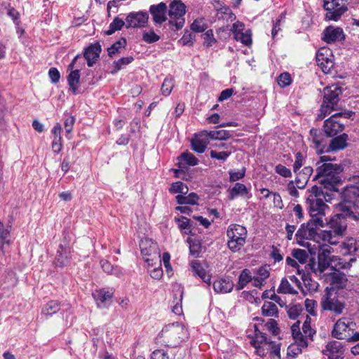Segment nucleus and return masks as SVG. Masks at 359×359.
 Listing matches in <instances>:
<instances>
[{
    "mask_svg": "<svg viewBox=\"0 0 359 359\" xmlns=\"http://www.w3.org/2000/svg\"><path fill=\"white\" fill-rule=\"evenodd\" d=\"M325 193L320 187L314 185L309 192L306 198L309 213L311 219L306 224H302L296 233L297 239H312L316 235V230L327 223L326 210H329Z\"/></svg>",
    "mask_w": 359,
    "mask_h": 359,
    "instance_id": "nucleus-1",
    "label": "nucleus"
},
{
    "mask_svg": "<svg viewBox=\"0 0 359 359\" xmlns=\"http://www.w3.org/2000/svg\"><path fill=\"white\" fill-rule=\"evenodd\" d=\"M332 158L322 156L316 164V175L313 181H318L323 187L330 191H337V186L341 182L340 174L343 167L337 163H330Z\"/></svg>",
    "mask_w": 359,
    "mask_h": 359,
    "instance_id": "nucleus-2",
    "label": "nucleus"
},
{
    "mask_svg": "<svg viewBox=\"0 0 359 359\" xmlns=\"http://www.w3.org/2000/svg\"><path fill=\"white\" fill-rule=\"evenodd\" d=\"M359 203V175L349 180L341 192V201L339 204V210L342 218L359 221V212L357 211Z\"/></svg>",
    "mask_w": 359,
    "mask_h": 359,
    "instance_id": "nucleus-3",
    "label": "nucleus"
},
{
    "mask_svg": "<svg viewBox=\"0 0 359 359\" xmlns=\"http://www.w3.org/2000/svg\"><path fill=\"white\" fill-rule=\"evenodd\" d=\"M311 319L309 316H306V319L303 323L302 330H300L299 320L294 323L291 327V332L294 340V344H291L287 348V355L294 358L302 353V348L308 346V341H313V336L316 334V330L312 329L311 326Z\"/></svg>",
    "mask_w": 359,
    "mask_h": 359,
    "instance_id": "nucleus-4",
    "label": "nucleus"
},
{
    "mask_svg": "<svg viewBox=\"0 0 359 359\" xmlns=\"http://www.w3.org/2000/svg\"><path fill=\"white\" fill-rule=\"evenodd\" d=\"M187 330L181 323H175L166 325L159 334L163 338V342L170 347H177L188 337Z\"/></svg>",
    "mask_w": 359,
    "mask_h": 359,
    "instance_id": "nucleus-5",
    "label": "nucleus"
},
{
    "mask_svg": "<svg viewBox=\"0 0 359 359\" xmlns=\"http://www.w3.org/2000/svg\"><path fill=\"white\" fill-rule=\"evenodd\" d=\"M332 248L329 245H319L318 264L313 260L305 265L308 271H312L316 276H321L325 271L331 267L332 263Z\"/></svg>",
    "mask_w": 359,
    "mask_h": 359,
    "instance_id": "nucleus-6",
    "label": "nucleus"
},
{
    "mask_svg": "<svg viewBox=\"0 0 359 359\" xmlns=\"http://www.w3.org/2000/svg\"><path fill=\"white\" fill-rule=\"evenodd\" d=\"M340 213L337 214L330 222V229L322 232V238L331 245H336L339 242L346 229V224L342 222Z\"/></svg>",
    "mask_w": 359,
    "mask_h": 359,
    "instance_id": "nucleus-7",
    "label": "nucleus"
},
{
    "mask_svg": "<svg viewBox=\"0 0 359 359\" xmlns=\"http://www.w3.org/2000/svg\"><path fill=\"white\" fill-rule=\"evenodd\" d=\"M229 238L227 242L230 250L236 252L241 250L245 245L247 238V230L245 227L238 224H231L226 231Z\"/></svg>",
    "mask_w": 359,
    "mask_h": 359,
    "instance_id": "nucleus-8",
    "label": "nucleus"
},
{
    "mask_svg": "<svg viewBox=\"0 0 359 359\" xmlns=\"http://www.w3.org/2000/svg\"><path fill=\"white\" fill-rule=\"evenodd\" d=\"M323 102L321 105V112L337 111L339 96L342 94V88L339 84L327 86L323 90Z\"/></svg>",
    "mask_w": 359,
    "mask_h": 359,
    "instance_id": "nucleus-9",
    "label": "nucleus"
},
{
    "mask_svg": "<svg viewBox=\"0 0 359 359\" xmlns=\"http://www.w3.org/2000/svg\"><path fill=\"white\" fill-rule=\"evenodd\" d=\"M351 0H323V7L327 11L325 19L337 21L348 10Z\"/></svg>",
    "mask_w": 359,
    "mask_h": 359,
    "instance_id": "nucleus-10",
    "label": "nucleus"
},
{
    "mask_svg": "<svg viewBox=\"0 0 359 359\" xmlns=\"http://www.w3.org/2000/svg\"><path fill=\"white\" fill-rule=\"evenodd\" d=\"M169 7L170 23L175 25L177 29H181L184 22L183 17L186 13V6L180 0H174Z\"/></svg>",
    "mask_w": 359,
    "mask_h": 359,
    "instance_id": "nucleus-11",
    "label": "nucleus"
},
{
    "mask_svg": "<svg viewBox=\"0 0 359 359\" xmlns=\"http://www.w3.org/2000/svg\"><path fill=\"white\" fill-rule=\"evenodd\" d=\"M355 323L350 318H342L334 324L332 332L333 337L337 339L346 340L350 338L352 330H355Z\"/></svg>",
    "mask_w": 359,
    "mask_h": 359,
    "instance_id": "nucleus-12",
    "label": "nucleus"
},
{
    "mask_svg": "<svg viewBox=\"0 0 359 359\" xmlns=\"http://www.w3.org/2000/svg\"><path fill=\"white\" fill-rule=\"evenodd\" d=\"M320 306L323 310L330 311L335 315L342 313L345 304L339 301L335 295L327 292L321 299Z\"/></svg>",
    "mask_w": 359,
    "mask_h": 359,
    "instance_id": "nucleus-13",
    "label": "nucleus"
},
{
    "mask_svg": "<svg viewBox=\"0 0 359 359\" xmlns=\"http://www.w3.org/2000/svg\"><path fill=\"white\" fill-rule=\"evenodd\" d=\"M353 114H334L324 122V131L329 137H334L344 130V125L339 123V116L350 118Z\"/></svg>",
    "mask_w": 359,
    "mask_h": 359,
    "instance_id": "nucleus-14",
    "label": "nucleus"
},
{
    "mask_svg": "<svg viewBox=\"0 0 359 359\" xmlns=\"http://www.w3.org/2000/svg\"><path fill=\"white\" fill-rule=\"evenodd\" d=\"M316 62L322 71L327 74L334 66L332 50L326 47L320 48L316 53Z\"/></svg>",
    "mask_w": 359,
    "mask_h": 359,
    "instance_id": "nucleus-15",
    "label": "nucleus"
},
{
    "mask_svg": "<svg viewBox=\"0 0 359 359\" xmlns=\"http://www.w3.org/2000/svg\"><path fill=\"white\" fill-rule=\"evenodd\" d=\"M149 20V14L146 11H138L130 13L126 18V27L142 28L144 27Z\"/></svg>",
    "mask_w": 359,
    "mask_h": 359,
    "instance_id": "nucleus-16",
    "label": "nucleus"
},
{
    "mask_svg": "<svg viewBox=\"0 0 359 359\" xmlns=\"http://www.w3.org/2000/svg\"><path fill=\"white\" fill-rule=\"evenodd\" d=\"M323 353L327 357V359H343L344 348L341 342L332 341L327 343Z\"/></svg>",
    "mask_w": 359,
    "mask_h": 359,
    "instance_id": "nucleus-17",
    "label": "nucleus"
},
{
    "mask_svg": "<svg viewBox=\"0 0 359 359\" xmlns=\"http://www.w3.org/2000/svg\"><path fill=\"white\" fill-rule=\"evenodd\" d=\"M322 39L327 43L341 41L344 39L343 29L338 27L329 26L323 31Z\"/></svg>",
    "mask_w": 359,
    "mask_h": 359,
    "instance_id": "nucleus-18",
    "label": "nucleus"
},
{
    "mask_svg": "<svg viewBox=\"0 0 359 359\" xmlns=\"http://www.w3.org/2000/svg\"><path fill=\"white\" fill-rule=\"evenodd\" d=\"M101 46L98 42L90 44L88 46L83 53L88 67H92L100 57Z\"/></svg>",
    "mask_w": 359,
    "mask_h": 359,
    "instance_id": "nucleus-19",
    "label": "nucleus"
},
{
    "mask_svg": "<svg viewBox=\"0 0 359 359\" xmlns=\"http://www.w3.org/2000/svg\"><path fill=\"white\" fill-rule=\"evenodd\" d=\"M167 6L165 3L161 2L157 5H151L149 8L153 20L156 24H161L165 22L166 18Z\"/></svg>",
    "mask_w": 359,
    "mask_h": 359,
    "instance_id": "nucleus-20",
    "label": "nucleus"
},
{
    "mask_svg": "<svg viewBox=\"0 0 359 359\" xmlns=\"http://www.w3.org/2000/svg\"><path fill=\"white\" fill-rule=\"evenodd\" d=\"M313 172L312 167L305 166L302 170H298L297 173H295V184L298 189H304Z\"/></svg>",
    "mask_w": 359,
    "mask_h": 359,
    "instance_id": "nucleus-21",
    "label": "nucleus"
},
{
    "mask_svg": "<svg viewBox=\"0 0 359 359\" xmlns=\"http://www.w3.org/2000/svg\"><path fill=\"white\" fill-rule=\"evenodd\" d=\"M348 140V135L343 133L340 135L334 137L330 141V143L326 149L327 152L331 151H339L344 149L347 147V141Z\"/></svg>",
    "mask_w": 359,
    "mask_h": 359,
    "instance_id": "nucleus-22",
    "label": "nucleus"
},
{
    "mask_svg": "<svg viewBox=\"0 0 359 359\" xmlns=\"http://www.w3.org/2000/svg\"><path fill=\"white\" fill-rule=\"evenodd\" d=\"M328 279L330 285L337 288H344L346 287L348 279L346 276L339 271H334L328 275Z\"/></svg>",
    "mask_w": 359,
    "mask_h": 359,
    "instance_id": "nucleus-23",
    "label": "nucleus"
},
{
    "mask_svg": "<svg viewBox=\"0 0 359 359\" xmlns=\"http://www.w3.org/2000/svg\"><path fill=\"white\" fill-rule=\"evenodd\" d=\"M11 226L0 222V252L4 255V247L11 243Z\"/></svg>",
    "mask_w": 359,
    "mask_h": 359,
    "instance_id": "nucleus-24",
    "label": "nucleus"
},
{
    "mask_svg": "<svg viewBox=\"0 0 359 359\" xmlns=\"http://www.w3.org/2000/svg\"><path fill=\"white\" fill-rule=\"evenodd\" d=\"M234 284L229 278H220L213 283V289L217 293H228L232 291Z\"/></svg>",
    "mask_w": 359,
    "mask_h": 359,
    "instance_id": "nucleus-25",
    "label": "nucleus"
},
{
    "mask_svg": "<svg viewBox=\"0 0 359 359\" xmlns=\"http://www.w3.org/2000/svg\"><path fill=\"white\" fill-rule=\"evenodd\" d=\"M311 271H308L304 266V269L298 268V274L301 276L302 280L305 285V287L310 292H315L317 290L318 284L317 282L313 280L310 276V273Z\"/></svg>",
    "mask_w": 359,
    "mask_h": 359,
    "instance_id": "nucleus-26",
    "label": "nucleus"
},
{
    "mask_svg": "<svg viewBox=\"0 0 359 359\" xmlns=\"http://www.w3.org/2000/svg\"><path fill=\"white\" fill-rule=\"evenodd\" d=\"M228 194L229 199L231 201L234 200L238 196H247L248 198H250V196H248L249 194V190L246 186L239 182L236 183L231 189H229L228 190Z\"/></svg>",
    "mask_w": 359,
    "mask_h": 359,
    "instance_id": "nucleus-27",
    "label": "nucleus"
},
{
    "mask_svg": "<svg viewBox=\"0 0 359 359\" xmlns=\"http://www.w3.org/2000/svg\"><path fill=\"white\" fill-rule=\"evenodd\" d=\"M355 258H351L348 261L338 256H333L331 269L334 271H339L340 269H349L351 263L355 262Z\"/></svg>",
    "mask_w": 359,
    "mask_h": 359,
    "instance_id": "nucleus-28",
    "label": "nucleus"
},
{
    "mask_svg": "<svg viewBox=\"0 0 359 359\" xmlns=\"http://www.w3.org/2000/svg\"><path fill=\"white\" fill-rule=\"evenodd\" d=\"M93 297L95 300L97 306L103 308L106 306L107 302L111 299L112 294L110 292L102 289L95 291L93 293Z\"/></svg>",
    "mask_w": 359,
    "mask_h": 359,
    "instance_id": "nucleus-29",
    "label": "nucleus"
},
{
    "mask_svg": "<svg viewBox=\"0 0 359 359\" xmlns=\"http://www.w3.org/2000/svg\"><path fill=\"white\" fill-rule=\"evenodd\" d=\"M70 251L68 248L60 245L56 255V265L62 267L67 264L69 261Z\"/></svg>",
    "mask_w": 359,
    "mask_h": 359,
    "instance_id": "nucleus-30",
    "label": "nucleus"
},
{
    "mask_svg": "<svg viewBox=\"0 0 359 359\" xmlns=\"http://www.w3.org/2000/svg\"><path fill=\"white\" fill-rule=\"evenodd\" d=\"M310 135L313 143L315 144L316 150L320 153H323L325 148V144H323V135L317 129L312 128L310 130Z\"/></svg>",
    "mask_w": 359,
    "mask_h": 359,
    "instance_id": "nucleus-31",
    "label": "nucleus"
},
{
    "mask_svg": "<svg viewBox=\"0 0 359 359\" xmlns=\"http://www.w3.org/2000/svg\"><path fill=\"white\" fill-rule=\"evenodd\" d=\"M100 266L102 270L110 275H114L116 277L120 278L123 276V270L118 266H113L108 260L102 259L100 261Z\"/></svg>",
    "mask_w": 359,
    "mask_h": 359,
    "instance_id": "nucleus-32",
    "label": "nucleus"
},
{
    "mask_svg": "<svg viewBox=\"0 0 359 359\" xmlns=\"http://www.w3.org/2000/svg\"><path fill=\"white\" fill-rule=\"evenodd\" d=\"M127 42L125 38L116 41L110 47L107 48V53L110 57H114L116 55L121 53L122 50L126 48Z\"/></svg>",
    "mask_w": 359,
    "mask_h": 359,
    "instance_id": "nucleus-33",
    "label": "nucleus"
},
{
    "mask_svg": "<svg viewBox=\"0 0 359 359\" xmlns=\"http://www.w3.org/2000/svg\"><path fill=\"white\" fill-rule=\"evenodd\" d=\"M191 266L193 271L201 278H202L205 283H209L210 282V276L206 273V271L198 261H192L191 263Z\"/></svg>",
    "mask_w": 359,
    "mask_h": 359,
    "instance_id": "nucleus-34",
    "label": "nucleus"
},
{
    "mask_svg": "<svg viewBox=\"0 0 359 359\" xmlns=\"http://www.w3.org/2000/svg\"><path fill=\"white\" fill-rule=\"evenodd\" d=\"M133 60L134 57L133 56H128L121 57L118 60L114 61L112 65V69L111 71V73L112 74H116L121 69H123V67L133 62Z\"/></svg>",
    "mask_w": 359,
    "mask_h": 359,
    "instance_id": "nucleus-35",
    "label": "nucleus"
},
{
    "mask_svg": "<svg viewBox=\"0 0 359 359\" xmlns=\"http://www.w3.org/2000/svg\"><path fill=\"white\" fill-rule=\"evenodd\" d=\"M175 221L178 224L179 229L182 231L184 234H192L191 232V223L190 219L184 216H180L179 217H175Z\"/></svg>",
    "mask_w": 359,
    "mask_h": 359,
    "instance_id": "nucleus-36",
    "label": "nucleus"
},
{
    "mask_svg": "<svg viewBox=\"0 0 359 359\" xmlns=\"http://www.w3.org/2000/svg\"><path fill=\"white\" fill-rule=\"evenodd\" d=\"M60 309V303L55 300L49 301L42 309L41 313L46 317L51 316Z\"/></svg>",
    "mask_w": 359,
    "mask_h": 359,
    "instance_id": "nucleus-37",
    "label": "nucleus"
},
{
    "mask_svg": "<svg viewBox=\"0 0 359 359\" xmlns=\"http://www.w3.org/2000/svg\"><path fill=\"white\" fill-rule=\"evenodd\" d=\"M252 280V277L250 270L245 269L242 271L238 277V282L236 285V290H241L243 289L248 283Z\"/></svg>",
    "mask_w": 359,
    "mask_h": 359,
    "instance_id": "nucleus-38",
    "label": "nucleus"
},
{
    "mask_svg": "<svg viewBox=\"0 0 359 359\" xmlns=\"http://www.w3.org/2000/svg\"><path fill=\"white\" fill-rule=\"evenodd\" d=\"M176 201L178 204H189L195 205L198 201V196L195 193H191L188 196H185L183 194H179L176 197Z\"/></svg>",
    "mask_w": 359,
    "mask_h": 359,
    "instance_id": "nucleus-39",
    "label": "nucleus"
},
{
    "mask_svg": "<svg viewBox=\"0 0 359 359\" xmlns=\"http://www.w3.org/2000/svg\"><path fill=\"white\" fill-rule=\"evenodd\" d=\"M277 292L279 294H297L298 293V292L293 288L286 278H282L280 285L277 289Z\"/></svg>",
    "mask_w": 359,
    "mask_h": 359,
    "instance_id": "nucleus-40",
    "label": "nucleus"
},
{
    "mask_svg": "<svg viewBox=\"0 0 359 359\" xmlns=\"http://www.w3.org/2000/svg\"><path fill=\"white\" fill-rule=\"evenodd\" d=\"M278 312L277 306L271 302H265L262 306V313L264 316H277Z\"/></svg>",
    "mask_w": 359,
    "mask_h": 359,
    "instance_id": "nucleus-41",
    "label": "nucleus"
},
{
    "mask_svg": "<svg viewBox=\"0 0 359 359\" xmlns=\"http://www.w3.org/2000/svg\"><path fill=\"white\" fill-rule=\"evenodd\" d=\"M255 327V337L252 339L250 344L254 347L258 346L259 345L267 341L269 339L266 334L258 329L257 325Z\"/></svg>",
    "mask_w": 359,
    "mask_h": 359,
    "instance_id": "nucleus-42",
    "label": "nucleus"
},
{
    "mask_svg": "<svg viewBox=\"0 0 359 359\" xmlns=\"http://www.w3.org/2000/svg\"><path fill=\"white\" fill-rule=\"evenodd\" d=\"M123 26H126V22L118 17H116L110 23L109 29L105 32L107 35H111L116 31L121 30Z\"/></svg>",
    "mask_w": 359,
    "mask_h": 359,
    "instance_id": "nucleus-43",
    "label": "nucleus"
},
{
    "mask_svg": "<svg viewBox=\"0 0 359 359\" xmlns=\"http://www.w3.org/2000/svg\"><path fill=\"white\" fill-rule=\"evenodd\" d=\"M343 249L345 250V254L351 255L355 252L358 249V244L355 239L351 238L347 239L342 244Z\"/></svg>",
    "mask_w": 359,
    "mask_h": 359,
    "instance_id": "nucleus-44",
    "label": "nucleus"
},
{
    "mask_svg": "<svg viewBox=\"0 0 359 359\" xmlns=\"http://www.w3.org/2000/svg\"><path fill=\"white\" fill-rule=\"evenodd\" d=\"M274 346V341L268 340L267 341L256 346V353L260 357H264L270 352L271 347Z\"/></svg>",
    "mask_w": 359,
    "mask_h": 359,
    "instance_id": "nucleus-45",
    "label": "nucleus"
},
{
    "mask_svg": "<svg viewBox=\"0 0 359 359\" xmlns=\"http://www.w3.org/2000/svg\"><path fill=\"white\" fill-rule=\"evenodd\" d=\"M80 79V72L78 69L73 70L70 72L67 77L68 84L71 88L76 91V86L79 82Z\"/></svg>",
    "mask_w": 359,
    "mask_h": 359,
    "instance_id": "nucleus-46",
    "label": "nucleus"
},
{
    "mask_svg": "<svg viewBox=\"0 0 359 359\" xmlns=\"http://www.w3.org/2000/svg\"><path fill=\"white\" fill-rule=\"evenodd\" d=\"M187 241L189 243L190 254L196 257H199V255L201 252V243L200 241L188 238Z\"/></svg>",
    "mask_w": 359,
    "mask_h": 359,
    "instance_id": "nucleus-47",
    "label": "nucleus"
},
{
    "mask_svg": "<svg viewBox=\"0 0 359 359\" xmlns=\"http://www.w3.org/2000/svg\"><path fill=\"white\" fill-rule=\"evenodd\" d=\"M216 16L218 19L225 20L226 21H233L236 19V15L231 11L229 6L224 8L219 13H216Z\"/></svg>",
    "mask_w": 359,
    "mask_h": 359,
    "instance_id": "nucleus-48",
    "label": "nucleus"
},
{
    "mask_svg": "<svg viewBox=\"0 0 359 359\" xmlns=\"http://www.w3.org/2000/svg\"><path fill=\"white\" fill-rule=\"evenodd\" d=\"M292 257L300 264H306L309 259V255L305 250L294 249L292 252Z\"/></svg>",
    "mask_w": 359,
    "mask_h": 359,
    "instance_id": "nucleus-49",
    "label": "nucleus"
},
{
    "mask_svg": "<svg viewBox=\"0 0 359 359\" xmlns=\"http://www.w3.org/2000/svg\"><path fill=\"white\" fill-rule=\"evenodd\" d=\"M174 87V79L172 77H166L161 86L162 94L168 96Z\"/></svg>",
    "mask_w": 359,
    "mask_h": 359,
    "instance_id": "nucleus-50",
    "label": "nucleus"
},
{
    "mask_svg": "<svg viewBox=\"0 0 359 359\" xmlns=\"http://www.w3.org/2000/svg\"><path fill=\"white\" fill-rule=\"evenodd\" d=\"M207 145L206 142L203 141L202 139L198 140L196 137H194L191 140V147L193 150L199 154H202L205 151Z\"/></svg>",
    "mask_w": 359,
    "mask_h": 359,
    "instance_id": "nucleus-51",
    "label": "nucleus"
},
{
    "mask_svg": "<svg viewBox=\"0 0 359 359\" xmlns=\"http://www.w3.org/2000/svg\"><path fill=\"white\" fill-rule=\"evenodd\" d=\"M170 193L187 194L188 192V187L182 182H177L172 184L169 189Z\"/></svg>",
    "mask_w": 359,
    "mask_h": 359,
    "instance_id": "nucleus-52",
    "label": "nucleus"
},
{
    "mask_svg": "<svg viewBox=\"0 0 359 359\" xmlns=\"http://www.w3.org/2000/svg\"><path fill=\"white\" fill-rule=\"evenodd\" d=\"M251 35V31L247 30L245 32H242L241 33L237 34L234 39L238 41H241L245 46H249L252 43Z\"/></svg>",
    "mask_w": 359,
    "mask_h": 359,
    "instance_id": "nucleus-53",
    "label": "nucleus"
},
{
    "mask_svg": "<svg viewBox=\"0 0 359 359\" xmlns=\"http://www.w3.org/2000/svg\"><path fill=\"white\" fill-rule=\"evenodd\" d=\"M179 295V299L175 297L176 301H173L175 305L172 306V311L175 314L180 315L182 313V300L183 296V291L181 289H179L177 291V294H175V296Z\"/></svg>",
    "mask_w": 359,
    "mask_h": 359,
    "instance_id": "nucleus-54",
    "label": "nucleus"
},
{
    "mask_svg": "<svg viewBox=\"0 0 359 359\" xmlns=\"http://www.w3.org/2000/svg\"><path fill=\"white\" fill-rule=\"evenodd\" d=\"M208 27L203 18L196 19L191 25V29L196 32H203Z\"/></svg>",
    "mask_w": 359,
    "mask_h": 359,
    "instance_id": "nucleus-55",
    "label": "nucleus"
},
{
    "mask_svg": "<svg viewBox=\"0 0 359 359\" xmlns=\"http://www.w3.org/2000/svg\"><path fill=\"white\" fill-rule=\"evenodd\" d=\"M292 77L290 74L287 72H283L280 74V76L278 77L277 81L278 84L281 88H285L288 86L292 83Z\"/></svg>",
    "mask_w": 359,
    "mask_h": 359,
    "instance_id": "nucleus-56",
    "label": "nucleus"
},
{
    "mask_svg": "<svg viewBox=\"0 0 359 359\" xmlns=\"http://www.w3.org/2000/svg\"><path fill=\"white\" fill-rule=\"evenodd\" d=\"M229 181L230 182H236L239 180L243 179L245 175V168H243L241 170H231L229 171Z\"/></svg>",
    "mask_w": 359,
    "mask_h": 359,
    "instance_id": "nucleus-57",
    "label": "nucleus"
},
{
    "mask_svg": "<svg viewBox=\"0 0 359 359\" xmlns=\"http://www.w3.org/2000/svg\"><path fill=\"white\" fill-rule=\"evenodd\" d=\"M203 39L204 40V46L206 47H210L217 42L212 29L207 30L203 34Z\"/></svg>",
    "mask_w": 359,
    "mask_h": 359,
    "instance_id": "nucleus-58",
    "label": "nucleus"
},
{
    "mask_svg": "<svg viewBox=\"0 0 359 359\" xmlns=\"http://www.w3.org/2000/svg\"><path fill=\"white\" fill-rule=\"evenodd\" d=\"M180 158L189 165H196L198 163L197 158L191 153L184 152L181 155Z\"/></svg>",
    "mask_w": 359,
    "mask_h": 359,
    "instance_id": "nucleus-59",
    "label": "nucleus"
},
{
    "mask_svg": "<svg viewBox=\"0 0 359 359\" xmlns=\"http://www.w3.org/2000/svg\"><path fill=\"white\" fill-rule=\"evenodd\" d=\"M142 39L145 42L151 43L158 41L160 37L153 30H151L149 32L144 33Z\"/></svg>",
    "mask_w": 359,
    "mask_h": 359,
    "instance_id": "nucleus-60",
    "label": "nucleus"
},
{
    "mask_svg": "<svg viewBox=\"0 0 359 359\" xmlns=\"http://www.w3.org/2000/svg\"><path fill=\"white\" fill-rule=\"evenodd\" d=\"M275 171L283 177H292L291 170L282 164H278L275 168Z\"/></svg>",
    "mask_w": 359,
    "mask_h": 359,
    "instance_id": "nucleus-61",
    "label": "nucleus"
},
{
    "mask_svg": "<svg viewBox=\"0 0 359 359\" xmlns=\"http://www.w3.org/2000/svg\"><path fill=\"white\" fill-rule=\"evenodd\" d=\"M304 164V156L301 152H297L295 155V161L293 165V171L297 173V171L302 167Z\"/></svg>",
    "mask_w": 359,
    "mask_h": 359,
    "instance_id": "nucleus-62",
    "label": "nucleus"
},
{
    "mask_svg": "<svg viewBox=\"0 0 359 359\" xmlns=\"http://www.w3.org/2000/svg\"><path fill=\"white\" fill-rule=\"evenodd\" d=\"M210 155L212 158H216L217 160H221V161H224L229 156L230 152H227V151L218 152L215 150H212L210 151Z\"/></svg>",
    "mask_w": 359,
    "mask_h": 359,
    "instance_id": "nucleus-63",
    "label": "nucleus"
},
{
    "mask_svg": "<svg viewBox=\"0 0 359 359\" xmlns=\"http://www.w3.org/2000/svg\"><path fill=\"white\" fill-rule=\"evenodd\" d=\"M235 93V90L233 88H226L224 90H222L220 93V95L218 97V101L219 102H223L224 100H228L230 98L232 95Z\"/></svg>",
    "mask_w": 359,
    "mask_h": 359,
    "instance_id": "nucleus-64",
    "label": "nucleus"
}]
</instances>
